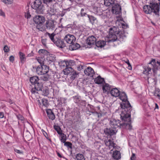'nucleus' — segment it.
<instances>
[{"mask_svg":"<svg viewBox=\"0 0 160 160\" xmlns=\"http://www.w3.org/2000/svg\"><path fill=\"white\" fill-rule=\"evenodd\" d=\"M119 97L122 101L120 104L121 108L122 109V112L120 114L121 118L122 120L124 121H130L132 107L128 100L126 94L124 92H120Z\"/></svg>","mask_w":160,"mask_h":160,"instance_id":"1","label":"nucleus"},{"mask_svg":"<svg viewBox=\"0 0 160 160\" xmlns=\"http://www.w3.org/2000/svg\"><path fill=\"white\" fill-rule=\"evenodd\" d=\"M109 32L108 37V39L107 41L108 42H114L117 40L122 41L126 37L124 31H120L119 28L117 27L110 28Z\"/></svg>","mask_w":160,"mask_h":160,"instance_id":"2","label":"nucleus"},{"mask_svg":"<svg viewBox=\"0 0 160 160\" xmlns=\"http://www.w3.org/2000/svg\"><path fill=\"white\" fill-rule=\"evenodd\" d=\"M157 64L158 65V66L156 64L155 60L152 59L151 61L148 63V66L144 67L143 71V73L147 75L150 74L151 72V69L152 70L154 73H156L157 70L160 69V62L157 61Z\"/></svg>","mask_w":160,"mask_h":160,"instance_id":"3","label":"nucleus"},{"mask_svg":"<svg viewBox=\"0 0 160 160\" xmlns=\"http://www.w3.org/2000/svg\"><path fill=\"white\" fill-rule=\"evenodd\" d=\"M143 10L144 12L147 14H150L153 12L156 15H158L159 6L157 3H150V5H146L143 7Z\"/></svg>","mask_w":160,"mask_h":160,"instance_id":"4","label":"nucleus"},{"mask_svg":"<svg viewBox=\"0 0 160 160\" xmlns=\"http://www.w3.org/2000/svg\"><path fill=\"white\" fill-rule=\"evenodd\" d=\"M39 79L38 77L37 76L33 77L30 78V81L32 84H34V90L32 89V92H33L36 96L38 97L37 98L38 99L37 101L38 102V105L40 106V100L39 99L40 96L39 95V93L38 91H40V84L38 82Z\"/></svg>","mask_w":160,"mask_h":160,"instance_id":"5","label":"nucleus"},{"mask_svg":"<svg viewBox=\"0 0 160 160\" xmlns=\"http://www.w3.org/2000/svg\"><path fill=\"white\" fill-rule=\"evenodd\" d=\"M121 118H122L121 117ZM121 119L125 122L121 123L119 120H116L113 119H111L109 123L111 127L113 128L116 129L117 128L119 127L120 128H125L127 126H129L130 127H131L130 124L131 121V118L130 121H124L122 120V119Z\"/></svg>","mask_w":160,"mask_h":160,"instance_id":"6","label":"nucleus"},{"mask_svg":"<svg viewBox=\"0 0 160 160\" xmlns=\"http://www.w3.org/2000/svg\"><path fill=\"white\" fill-rule=\"evenodd\" d=\"M63 72L65 75H73L74 77L77 75L76 71H74L73 69L71 67H68L63 70Z\"/></svg>","mask_w":160,"mask_h":160,"instance_id":"7","label":"nucleus"},{"mask_svg":"<svg viewBox=\"0 0 160 160\" xmlns=\"http://www.w3.org/2000/svg\"><path fill=\"white\" fill-rule=\"evenodd\" d=\"M64 40L67 43L71 44L75 42L76 38L73 35L68 34L65 36Z\"/></svg>","mask_w":160,"mask_h":160,"instance_id":"8","label":"nucleus"},{"mask_svg":"<svg viewBox=\"0 0 160 160\" xmlns=\"http://www.w3.org/2000/svg\"><path fill=\"white\" fill-rule=\"evenodd\" d=\"M104 132L108 136H112L116 134L117 130L116 129L111 128H106L104 129Z\"/></svg>","mask_w":160,"mask_h":160,"instance_id":"9","label":"nucleus"},{"mask_svg":"<svg viewBox=\"0 0 160 160\" xmlns=\"http://www.w3.org/2000/svg\"><path fill=\"white\" fill-rule=\"evenodd\" d=\"M112 12L113 13L116 15L118 14L121 12V8L118 4H116L112 5Z\"/></svg>","mask_w":160,"mask_h":160,"instance_id":"10","label":"nucleus"},{"mask_svg":"<svg viewBox=\"0 0 160 160\" xmlns=\"http://www.w3.org/2000/svg\"><path fill=\"white\" fill-rule=\"evenodd\" d=\"M32 8L36 10V12L39 14L40 12V0H35L31 6Z\"/></svg>","mask_w":160,"mask_h":160,"instance_id":"11","label":"nucleus"},{"mask_svg":"<svg viewBox=\"0 0 160 160\" xmlns=\"http://www.w3.org/2000/svg\"><path fill=\"white\" fill-rule=\"evenodd\" d=\"M53 43L59 48H63L66 46L64 41L59 39L56 38Z\"/></svg>","mask_w":160,"mask_h":160,"instance_id":"12","label":"nucleus"},{"mask_svg":"<svg viewBox=\"0 0 160 160\" xmlns=\"http://www.w3.org/2000/svg\"><path fill=\"white\" fill-rule=\"evenodd\" d=\"M96 38L92 36L89 37L87 39L86 43L89 46V48H90L92 46V45L95 44L96 42Z\"/></svg>","mask_w":160,"mask_h":160,"instance_id":"13","label":"nucleus"},{"mask_svg":"<svg viewBox=\"0 0 160 160\" xmlns=\"http://www.w3.org/2000/svg\"><path fill=\"white\" fill-rule=\"evenodd\" d=\"M44 61L42 62H41V74H47L49 70V67L46 65H44Z\"/></svg>","mask_w":160,"mask_h":160,"instance_id":"14","label":"nucleus"},{"mask_svg":"<svg viewBox=\"0 0 160 160\" xmlns=\"http://www.w3.org/2000/svg\"><path fill=\"white\" fill-rule=\"evenodd\" d=\"M120 91L117 88H111L110 93L111 95L115 97H118L120 95Z\"/></svg>","mask_w":160,"mask_h":160,"instance_id":"15","label":"nucleus"},{"mask_svg":"<svg viewBox=\"0 0 160 160\" xmlns=\"http://www.w3.org/2000/svg\"><path fill=\"white\" fill-rule=\"evenodd\" d=\"M85 74L88 76L93 77L94 73V70L90 67H88L84 71Z\"/></svg>","mask_w":160,"mask_h":160,"instance_id":"16","label":"nucleus"},{"mask_svg":"<svg viewBox=\"0 0 160 160\" xmlns=\"http://www.w3.org/2000/svg\"><path fill=\"white\" fill-rule=\"evenodd\" d=\"M45 110L49 118L52 120H54L55 117L54 113L52 112L51 109H46Z\"/></svg>","mask_w":160,"mask_h":160,"instance_id":"17","label":"nucleus"},{"mask_svg":"<svg viewBox=\"0 0 160 160\" xmlns=\"http://www.w3.org/2000/svg\"><path fill=\"white\" fill-rule=\"evenodd\" d=\"M43 33L44 34V35L45 38H47L48 37H49L51 39V41L53 42V41H54L56 39L54 38V37L55 35V34L54 33L50 34L47 32L46 31L44 30L43 31H42Z\"/></svg>","mask_w":160,"mask_h":160,"instance_id":"18","label":"nucleus"},{"mask_svg":"<svg viewBox=\"0 0 160 160\" xmlns=\"http://www.w3.org/2000/svg\"><path fill=\"white\" fill-rule=\"evenodd\" d=\"M40 15H36L33 18L34 22L37 25L36 27L39 31L40 30Z\"/></svg>","mask_w":160,"mask_h":160,"instance_id":"19","label":"nucleus"},{"mask_svg":"<svg viewBox=\"0 0 160 160\" xmlns=\"http://www.w3.org/2000/svg\"><path fill=\"white\" fill-rule=\"evenodd\" d=\"M47 28L49 29L53 30L55 28V25L53 21H47L46 23Z\"/></svg>","mask_w":160,"mask_h":160,"instance_id":"20","label":"nucleus"},{"mask_svg":"<svg viewBox=\"0 0 160 160\" xmlns=\"http://www.w3.org/2000/svg\"><path fill=\"white\" fill-rule=\"evenodd\" d=\"M41 34L42 35V36L41 38H42V45L44 48L46 49L47 48V38H45V36L44 35V34L42 32V33H41Z\"/></svg>","mask_w":160,"mask_h":160,"instance_id":"21","label":"nucleus"},{"mask_svg":"<svg viewBox=\"0 0 160 160\" xmlns=\"http://www.w3.org/2000/svg\"><path fill=\"white\" fill-rule=\"evenodd\" d=\"M105 143L106 145L108 146L109 149H111L112 148H114L115 147V144L111 140H105Z\"/></svg>","mask_w":160,"mask_h":160,"instance_id":"22","label":"nucleus"},{"mask_svg":"<svg viewBox=\"0 0 160 160\" xmlns=\"http://www.w3.org/2000/svg\"><path fill=\"white\" fill-rule=\"evenodd\" d=\"M80 47V45L77 43L75 42L72 43L69 46V48L72 50H76Z\"/></svg>","mask_w":160,"mask_h":160,"instance_id":"23","label":"nucleus"},{"mask_svg":"<svg viewBox=\"0 0 160 160\" xmlns=\"http://www.w3.org/2000/svg\"><path fill=\"white\" fill-rule=\"evenodd\" d=\"M112 157L116 160H118L120 159L121 158V156L120 152L117 150L113 151Z\"/></svg>","mask_w":160,"mask_h":160,"instance_id":"24","label":"nucleus"},{"mask_svg":"<svg viewBox=\"0 0 160 160\" xmlns=\"http://www.w3.org/2000/svg\"><path fill=\"white\" fill-rule=\"evenodd\" d=\"M106 42L103 40H99L95 43L96 46L98 48H102L106 44Z\"/></svg>","mask_w":160,"mask_h":160,"instance_id":"25","label":"nucleus"},{"mask_svg":"<svg viewBox=\"0 0 160 160\" xmlns=\"http://www.w3.org/2000/svg\"><path fill=\"white\" fill-rule=\"evenodd\" d=\"M94 81L95 83L97 84H102L105 82L104 79L101 78L100 76H99L96 78Z\"/></svg>","mask_w":160,"mask_h":160,"instance_id":"26","label":"nucleus"},{"mask_svg":"<svg viewBox=\"0 0 160 160\" xmlns=\"http://www.w3.org/2000/svg\"><path fill=\"white\" fill-rule=\"evenodd\" d=\"M102 89L104 93L108 92L111 89V87L110 85L108 83H105L103 85Z\"/></svg>","mask_w":160,"mask_h":160,"instance_id":"27","label":"nucleus"},{"mask_svg":"<svg viewBox=\"0 0 160 160\" xmlns=\"http://www.w3.org/2000/svg\"><path fill=\"white\" fill-rule=\"evenodd\" d=\"M105 5L107 6H110L114 5V0H104Z\"/></svg>","mask_w":160,"mask_h":160,"instance_id":"28","label":"nucleus"},{"mask_svg":"<svg viewBox=\"0 0 160 160\" xmlns=\"http://www.w3.org/2000/svg\"><path fill=\"white\" fill-rule=\"evenodd\" d=\"M48 52V51L45 49H41V58H42V61L44 60V58L43 59L45 55H47Z\"/></svg>","mask_w":160,"mask_h":160,"instance_id":"29","label":"nucleus"},{"mask_svg":"<svg viewBox=\"0 0 160 160\" xmlns=\"http://www.w3.org/2000/svg\"><path fill=\"white\" fill-rule=\"evenodd\" d=\"M58 64L61 68H63L65 67H67V61H61L59 62Z\"/></svg>","mask_w":160,"mask_h":160,"instance_id":"30","label":"nucleus"},{"mask_svg":"<svg viewBox=\"0 0 160 160\" xmlns=\"http://www.w3.org/2000/svg\"><path fill=\"white\" fill-rule=\"evenodd\" d=\"M19 55L21 62L22 63H23L26 60V58L25 54L21 52H19Z\"/></svg>","mask_w":160,"mask_h":160,"instance_id":"31","label":"nucleus"},{"mask_svg":"<svg viewBox=\"0 0 160 160\" xmlns=\"http://www.w3.org/2000/svg\"><path fill=\"white\" fill-rule=\"evenodd\" d=\"M67 67H72L76 65L75 62L73 60H70L67 61Z\"/></svg>","mask_w":160,"mask_h":160,"instance_id":"32","label":"nucleus"},{"mask_svg":"<svg viewBox=\"0 0 160 160\" xmlns=\"http://www.w3.org/2000/svg\"><path fill=\"white\" fill-rule=\"evenodd\" d=\"M49 78L47 74H41V80L43 81H47Z\"/></svg>","mask_w":160,"mask_h":160,"instance_id":"33","label":"nucleus"},{"mask_svg":"<svg viewBox=\"0 0 160 160\" xmlns=\"http://www.w3.org/2000/svg\"><path fill=\"white\" fill-rule=\"evenodd\" d=\"M61 136L60 140L62 142L64 143L66 142L67 139V137L66 135L64 133H62L60 134Z\"/></svg>","mask_w":160,"mask_h":160,"instance_id":"34","label":"nucleus"},{"mask_svg":"<svg viewBox=\"0 0 160 160\" xmlns=\"http://www.w3.org/2000/svg\"><path fill=\"white\" fill-rule=\"evenodd\" d=\"M76 158L77 160H85L84 158L83 155L81 154H77Z\"/></svg>","mask_w":160,"mask_h":160,"instance_id":"35","label":"nucleus"},{"mask_svg":"<svg viewBox=\"0 0 160 160\" xmlns=\"http://www.w3.org/2000/svg\"><path fill=\"white\" fill-rule=\"evenodd\" d=\"M54 129L57 131L58 134L59 135L62 133V131L60 127L58 126L54 125Z\"/></svg>","mask_w":160,"mask_h":160,"instance_id":"36","label":"nucleus"},{"mask_svg":"<svg viewBox=\"0 0 160 160\" xmlns=\"http://www.w3.org/2000/svg\"><path fill=\"white\" fill-rule=\"evenodd\" d=\"M42 103L43 105L42 107L44 106L46 108H47L49 105L48 101L47 99H42Z\"/></svg>","mask_w":160,"mask_h":160,"instance_id":"37","label":"nucleus"},{"mask_svg":"<svg viewBox=\"0 0 160 160\" xmlns=\"http://www.w3.org/2000/svg\"><path fill=\"white\" fill-rule=\"evenodd\" d=\"M87 15L89 18L90 22L92 24L94 23L95 21L96 20V18L92 16H90L88 15Z\"/></svg>","mask_w":160,"mask_h":160,"instance_id":"38","label":"nucleus"},{"mask_svg":"<svg viewBox=\"0 0 160 160\" xmlns=\"http://www.w3.org/2000/svg\"><path fill=\"white\" fill-rule=\"evenodd\" d=\"M74 102L76 103H79L81 100V97L79 96H75L73 97Z\"/></svg>","mask_w":160,"mask_h":160,"instance_id":"39","label":"nucleus"},{"mask_svg":"<svg viewBox=\"0 0 160 160\" xmlns=\"http://www.w3.org/2000/svg\"><path fill=\"white\" fill-rule=\"evenodd\" d=\"M90 112L94 115L97 116L98 118H99L102 116V114L101 113H99L96 111H91Z\"/></svg>","mask_w":160,"mask_h":160,"instance_id":"40","label":"nucleus"},{"mask_svg":"<svg viewBox=\"0 0 160 160\" xmlns=\"http://www.w3.org/2000/svg\"><path fill=\"white\" fill-rule=\"evenodd\" d=\"M5 4H10L13 2V0H2Z\"/></svg>","mask_w":160,"mask_h":160,"instance_id":"41","label":"nucleus"},{"mask_svg":"<svg viewBox=\"0 0 160 160\" xmlns=\"http://www.w3.org/2000/svg\"><path fill=\"white\" fill-rule=\"evenodd\" d=\"M42 1L44 3L47 5L49 3L52 2L54 0H42Z\"/></svg>","mask_w":160,"mask_h":160,"instance_id":"42","label":"nucleus"},{"mask_svg":"<svg viewBox=\"0 0 160 160\" xmlns=\"http://www.w3.org/2000/svg\"><path fill=\"white\" fill-rule=\"evenodd\" d=\"M64 143V145L71 148H72V144L69 142H65Z\"/></svg>","mask_w":160,"mask_h":160,"instance_id":"43","label":"nucleus"},{"mask_svg":"<svg viewBox=\"0 0 160 160\" xmlns=\"http://www.w3.org/2000/svg\"><path fill=\"white\" fill-rule=\"evenodd\" d=\"M49 93L48 90V89H43L42 94L44 96H47Z\"/></svg>","mask_w":160,"mask_h":160,"instance_id":"44","label":"nucleus"},{"mask_svg":"<svg viewBox=\"0 0 160 160\" xmlns=\"http://www.w3.org/2000/svg\"><path fill=\"white\" fill-rule=\"evenodd\" d=\"M59 100L60 101V102L62 104H65L66 103V99L63 98H60Z\"/></svg>","mask_w":160,"mask_h":160,"instance_id":"45","label":"nucleus"},{"mask_svg":"<svg viewBox=\"0 0 160 160\" xmlns=\"http://www.w3.org/2000/svg\"><path fill=\"white\" fill-rule=\"evenodd\" d=\"M42 132L44 135V136L45 137V138L47 139H48V137L47 134V133L45 132L43 129L42 130Z\"/></svg>","mask_w":160,"mask_h":160,"instance_id":"46","label":"nucleus"},{"mask_svg":"<svg viewBox=\"0 0 160 160\" xmlns=\"http://www.w3.org/2000/svg\"><path fill=\"white\" fill-rule=\"evenodd\" d=\"M3 50L5 52H7L9 51V49L8 46L5 45L3 48Z\"/></svg>","mask_w":160,"mask_h":160,"instance_id":"47","label":"nucleus"},{"mask_svg":"<svg viewBox=\"0 0 160 160\" xmlns=\"http://www.w3.org/2000/svg\"><path fill=\"white\" fill-rule=\"evenodd\" d=\"M41 21H42V22L41 21V25L43 24V23L45 21V18L42 16H41Z\"/></svg>","mask_w":160,"mask_h":160,"instance_id":"48","label":"nucleus"},{"mask_svg":"<svg viewBox=\"0 0 160 160\" xmlns=\"http://www.w3.org/2000/svg\"><path fill=\"white\" fill-rule=\"evenodd\" d=\"M136 156L135 154L132 153L131 157L130 159L131 160H135L136 159Z\"/></svg>","mask_w":160,"mask_h":160,"instance_id":"49","label":"nucleus"},{"mask_svg":"<svg viewBox=\"0 0 160 160\" xmlns=\"http://www.w3.org/2000/svg\"><path fill=\"white\" fill-rule=\"evenodd\" d=\"M40 69V67L39 66L37 67H35V72L38 74H39L40 71H39V70Z\"/></svg>","mask_w":160,"mask_h":160,"instance_id":"50","label":"nucleus"},{"mask_svg":"<svg viewBox=\"0 0 160 160\" xmlns=\"http://www.w3.org/2000/svg\"><path fill=\"white\" fill-rule=\"evenodd\" d=\"M125 62L126 63L128 64V68L129 69H130V68H131V66L129 62V60L128 59H127Z\"/></svg>","mask_w":160,"mask_h":160,"instance_id":"51","label":"nucleus"},{"mask_svg":"<svg viewBox=\"0 0 160 160\" xmlns=\"http://www.w3.org/2000/svg\"><path fill=\"white\" fill-rule=\"evenodd\" d=\"M83 66L82 65H80L78 66L77 68V69L78 71H80L81 70L83 69Z\"/></svg>","mask_w":160,"mask_h":160,"instance_id":"52","label":"nucleus"},{"mask_svg":"<svg viewBox=\"0 0 160 160\" xmlns=\"http://www.w3.org/2000/svg\"><path fill=\"white\" fill-rule=\"evenodd\" d=\"M17 117L19 119V120H21V121H22L24 119V118L23 117L22 115H18V116H17Z\"/></svg>","mask_w":160,"mask_h":160,"instance_id":"53","label":"nucleus"},{"mask_svg":"<svg viewBox=\"0 0 160 160\" xmlns=\"http://www.w3.org/2000/svg\"><path fill=\"white\" fill-rule=\"evenodd\" d=\"M14 58L13 56H11L9 58V60L10 62H13L14 61Z\"/></svg>","mask_w":160,"mask_h":160,"instance_id":"54","label":"nucleus"},{"mask_svg":"<svg viewBox=\"0 0 160 160\" xmlns=\"http://www.w3.org/2000/svg\"><path fill=\"white\" fill-rule=\"evenodd\" d=\"M14 151L17 152V153H18L19 154H22L23 152L22 151H21L20 150H18L17 149H14Z\"/></svg>","mask_w":160,"mask_h":160,"instance_id":"55","label":"nucleus"},{"mask_svg":"<svg viewBox=\"0 0 160 160\" xmlns=\"http://www.w3.org/2000/svg\"><path fill=\"white\" fill-rule=\"evenodd\" d=\"M31 16V15L29 12H28L27 14L25 15L26 18H27L28 19L30 18Z\"/></svg>","mask_w":160,"mask_h":160,"instance_id":"56","label":"nucleus"},{"mask_svg":"<svg viewBox=\"0 0 160 160\" xmlns=\"http://www.w3.org/2000/svg\"><path fill=\"white\" fill-rule=\"evenodd\" d=\"M4 117V113L2 112H0V118H3Z\"/></svg>","mask_w":160,"mask_h":160,"instance_id":"57","label":"nucleus"},{"mask_svg":"<svg viewBox=\"0 0 160 160\" xmlns=\"http://www.w3.org/2000/svg\"><path fill=\"white\" fill-rule=\"evenodd\" d=\"M154 95L158 97L159 98L160 97V91L158 92V94H157L156 93H155L154 94Z\"/></svg>","mask_w":160,"mask_h":160,"instance_id":"58","label":"nucleus"},{"mask_svg":"<svg viewBox=\"0 0 160 160\" xmlns=\"http://www.w3.org/2000/svg\"><path fill=\"white\" fill-rule=\"evenodd\" d=\"M0 15L3 16H5V14L4 12H3L1 10H0Z\"/></svg>","mask_w":160,"mask_h":160,"instance_id":"59","label":"nucleus"},{"mask_svg":"<svg viewBox=\"0 0 160 160\" xmlns=\"http://www.w3.org/2000/svg\"><path fill=\"white\" fill-rule=\"evenodd\" d=\"M122 26L123 28H126L127 27V26H126L124 23H122Z\"/></svg>","mask_w":160,"mask_h":160,"instance_id":"60","label":"nucleus"},{"mask_svg":"<svg viewBox=\"0 0 160 160\" xmlns=\"http://www.w3.org/2000/svg\"><path fill=\"white\" fill-rule=\"evenodd\" d=\"M81 14L82 16H85L86 15H87V14L86 12H81Z\"/></svg>","mask_w":160,"mask_h":160,"instance_id":"61","label":"nucleus"},{"mask_svg":"<svg viewBox=\"0 0 160 160\" xmlns=\"http://www.w3.org/2000/svg\"><path fill=\"white\" fill-rule=\"evenodd\" d=\"M33 53L32 52V51L30 53L28 54V57H31L32 56H33Z\"/></svg>","mask_w":160,"mask_h":160,"instance_id":"62","label":"nucleus"},{"mask_svg":"<svg viewBox=\"0 0 160 160\" xmlns=\"http://www.w3.org/2000/svg\"><path fill=\"white\" fill-rule=\"evenodd\" d=\"M32 160H39V159L34 157H32Z\"/></svg>","mask_w":160,"mask_h":160,"instance_id":"63","label":"nucleus"},{"mask_svg":"<svg viewBox=\"0 0 160 160\" xmlns=\"http://www.w3.org/2000/svg\"><path fill=\"white\" fill-rule=\"evenodd\" d=\"M36 59L37 60V61L38 62L40 63V58L39 57H38V58H36Z\"/></svg>","mask_w":160,"mask_h":160,"instance_id":"64","label":"nucleus"}]
</instances>
